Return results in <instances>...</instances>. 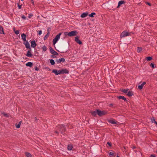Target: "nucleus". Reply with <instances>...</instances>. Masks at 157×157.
I'll return each instance as SVG.
<instances>
[{
    "label": "nucleus",
    "mask_w": 157,
    "mask_h": 157,
    "mask_svg": "<svg viewBox=\"0 0 157 157\" xmlns=\"http://www.w3.org/2000/svg\"><path fill=\"white\" fill-rule=\"evenodd\" d=\"M146 59L147 61H150L152 59V58L151 57H147L146 58Z\"/></svg>",
    "instance_id": "7c9ffc66"
},
{
    "label": "nucleus",
    "mask_w": 157,
    "mask_h": 157,
    "mask_svg": "<svg viewBox=\"0 0 157 157\" xmlns=\"http://www.w3.org/2000/svg\"><path fill=\"white\" fill-rule=\"evenodd\" d=\"M107 144L110 146V147H111V146H112V144L111 143V142H107Z\"/></svg>",
    "instance_id": "58836bf2"
},
{
    "label": "nucleus",
    "mask_w": 157,
    "mask_h": 157,
    "mask_svg": "<svg viewBox=\"0 0 157 157\" xmlns=\"http://www.w3.org/2000/svg\"><path fill=\"white\" fill-rule=\"evenodd\" d=\"M49 49L50 53L53 55L55 51L51 47H50Z\"/></svg>",
    "instance_id": "412c9836"
},
{
    "label": "nucleus",
    "mask_w": 157,
    "mask_h": 157,
    "mask_svg": "<svg viewBox=\"0 0 157 157\" xmlns=\"http://www.w3.org/2000/svg\"><path fill=\"white\" fill-rule=\"evenodd\" d=\"M61 70H59V71H57V70L56 69H54L52 70V72L54 73L56 75H59L60 74H61Z\"/></svg>",
    "instance_id": "423d86ee"
},
{
    "label": "nucleus",
    "mask_w": 157,
    "mask_h": 157,
    "mask_svg": "<svg viewBox=\"0 0 157 157\" xmlns=\"http://www.w3.org/2000/svg\"><path fill=\"white\" fill-rule=\"evenodd\" d=\"M142 50V48L141 47H138L137 51L138 52H140Z\"/></svg>",
    "instance_id": "c756f323"
},
{
    "label": "nucleus",
    "mask_w": 157,
    "mask_h": 157,
    "mask_svg": "<svg viewBox=\"0 0 157 157\" xmlns=\"http://www.w3.org/2000/svg\"><path fill=\"white\" fill-rule=\"evenodd\" d=\"M75 40L79 44H82L81 41L79 40V38L78 36H76L75 37Z\"/></svg>",
    "instance_id": "1a4fd4ad"
},
{
    "label": "nucleus",
    "mask_w": 157,
    "mask_h": 157,
    "mask_svg": "<svg viewBox=\"0 0 157 157\" xmlns=\"http://www.w3.org/2000/svg\"><path fill=\"white\" fill-rule=\"evenodd\" d=\"M156 153H157V151H156Z\"/></svg>",
    "instance_id": "4d7b16f0"
},
{
    "label": "nucleus",
    "mask_w": 157,
    "mask_h": 157,
    "mask_svg": "<svg viewBox=\"0 0 157 157\" xmlns=\"http://www.w3.org/2000/svg\"><path fill=\"white\" fill-rule=\"evenodd\" d=\"M117 157H119L118 156H117Z\"/></svg>",
    "instance_id": "5fc2aeb1"
},
{
    "label": "nucleus",
    "mask_w": 157,
    "mask_h": 157,
    "mask_svg": "<svg viewBox=\"0 0 157 157\" xmlns=\"http://www.w3.org/2000/svg\"><path fill=\"white\" fill-rule=\"evenodd\" d=\"M154 120H155L154 119H153V121H154Z\"/></svg>",
    "instance_id": "6e6d98bb"
},
{
    "label": "nucleus",
    "mask_w": 157,
    "mask_h": 157,
    "mask_svg": "<svg viewBox=\"0 0 157 157\" xmlns=\"http://www.w3.org/2000/svg\"><path fill=\"white\" fill-rule=\"evenodd\" d=\"M38 35H40L42 34V31L40 30V31H38Z\"/></svg>",
    "instance_id": "4c0bfd02"
},
{
    "label": "nucleus",
    "mask_w": 157,
    "mask_h": 157,
    "mask_svg": "<svg viewBox=\"0 0 157 157\" xmlns=\"http://www.w3.org/2000/svg\"><path fill=\"white\" fill-rule=\"evenodd\" d=\"M113 153L112 152H110L109 153V156H113Z\"/></svg>",
    "instance_id": "79ce46f5"
},
{
    "label": "nucleus",
    "mask_w": 157,
    "mask_h": 157,
    "mask_svg": "<svg viewBox=\"0 0 157 157\" xmlns=\"http://www.w3.org/2000/svg\"><path fill=\"white\" fill-rule=\"evenodd\" d=\"M27 66L31 67L33 65V63L31 62H29L26 64Z\"/></svg>",
    "instance_id": "4be33fe9"
},
{
    "label": "nucleus",
    "mask_w": 157,
    "mask_h": 157,
    "mask_svg": "<svg viewBox=\"0 0 157 157\" xmlns=\"http://www.w3.org/2000/svg\"><path fill=\"white\" fill-rule=\"evenodd\" d=\"M35 70L37 71H38L39 70V69H38V67H35Z\"/></svg>",
    "instance_id": "de8ad7c7"
},
{
    "label": "nucleus",
    "mask_w": 157,
    "mask_h": 157,
    "mask_svg": "<svg viewBox=\"0 0 157 157\" xmlns=\"http://www.w3.org/2000/svg\"><path fill=\"white\" fill-rule=\"evenodd\" d=\"M14 31L16 34L18 35L19 33V30H15L14 29Z\"/></svg>",
    "instance_id": "473e14b6"
},
{
    "label": "nucleus",
    "mask_w": 157,
    "mask_h": 157,
    "mask_svg": "<svg viewBox=\"0 0 157 157\" xmlns=\"http://www.w3.org/2000/svg\"><path fill=\"white\" fill-rule=\"evenodd\" d=\"M50 63L52 65H53L55 63V61L53 59H51L50 60Z\"/></svg>",
    "instance_id": "c85d7f7f"
},
{
    "label": "nucleus",
    "mask_w": 157,
    "mask_h": 157,
    "mask_svg": "<svg viewBox=\"0 0 157 157\" xmlns=\"http://www.w3.org/2000/svg\"><path fill=\"white\" fill-rule=\"evenodd\" d=\"M21 17L22 19H23L24 20H26V17H25L24 15H22Z\"/></svg>",
    "instance_id": "f704fd0d"
},
{
    "label": "nucleus",
    "mask_w": 157,
    "mask_h": 157,
    "mask_svg": "<svg viewBox=\"0 0 157 157\" xmlns=\"http://www.w3.org/2000/svg\"><path fill=\"white\" fill-rule=\"evenodd\" d=\"M65 59L63 58H61L60 59H57L56 60V62L57 63H60L61 62H65Z\"/></svg>",
    "instance_id": "0eeeda50"
},
{
    "label": "nucleus",
    "mask_w": 157,
    "mask_h": 157,
    "mask_svg": "<svg viewBox=\"0 0 157 157\" xmlns=\"http://www.w3.org/2000/svg\"><path fill=\"white\" fill-rule=\"evenodd\" d=\"M53 55H58V53L55 51Z\"/></svg>",
    "instance_id": "c03bdc74"
},
{
    "label": "nucleus",
    "mask_w": 157,
    "mask_h": 157,
    "mask_svg": "<svg viewBox=\"0 0 157 157\" xmlns=\"http://www.w3.org/2000/svg\"><path fill=\"white\" fill-rule=\"evenodd\" d=\"M31 46L33 48H35L36 46L35 40H33L31 42Z\"/></svg>",
    "instance_id": "9d476101"
},
{
    "label": "nucleus",
    "mask_w": 157,
    "mask_h": 157,
    "mask_svg": "<svg viewBox=\"0 0 157 157\" xmlns=\"http://www.w3.org/2000/svg\"><path fill=\"white\" fill-rule=\"evenodd\" d=\"M154 123H155L156 125H157V122L155 121V120H154Z\"/></svg>",
    "instance_id": "3c124183"
},
{
    "label": "nucleus",
    "mask_w": 157,
    "mask_h": 157,
    "mask_svg": "<svg viewBox=\"0 0 157 157\" xmlns=\"http://www.w3.org/2000/svg\"><path fill=\"white\" fill-rule=\"evenodd\" d=\"M98 109L96 110L95 111H92L91 112L92 114L94 116H95L98 114Z\"/></svg>",
    "instance_id": "2eb2a0df"
},
{
    "label": "nucleus",
    "mask_w": 157,
    "mask_h": 157,
    "mask_svg": "<svg viewBox=\"0 0 157 157\" xmlns=\"http://www.w3.org/2000/svg\"><path fill=\"white\" fill-rule=\"evenodd\" d=\"M150 66L153 68H154L155 67L154 64L152 63L150 64Z\"/></svg>",
    "instance_id": "e433bc0d"
},
{
    "label": "nucleus",
    "mask_w": 157,
    "mask_h": 157,
    "mask_svg": "<svg viewBox=\"0 0 157 157\" xmlns=\"http://www.w3.org/2000/svg\"><path fill=\"white\" fill-rule=\"evenodd\" d=\"M22 122V121H20L19 122V123L17 124H16V126L17 128H19L21 125V122Z\"/></svg>",
    "instance_id": "a878e982"
},
{
    "label": "nucleus",
    "mask_w": 157,
    "mask_h": 157,
    "mask_svg": "<svg viewBox=\"0 0 157 157\" xmlns=\"http://www.w3.org/2000/svg\"><path fill=\"white\" fill-rule=\"evenodd\" d=\"M88 15L87 13H82L81 15V17L82 18H84L86 17Z\"/></svg>",
    "instance_id": "dca6fc26"
},
{
    "label": "nucleus",
    "mask_w": 157,
    "mask_h": 157,
    "mask_svg": "<svg viewBox=\"0 0 157 157\" xmlns=\"http://www.w3.org/2000/svg\"><path fill=\"white\" fill-rule=\"evenodd\" d=\"M0 33L4 34L3 28L1 26H0Z\"/></svg>",
    "instance_id": "b1692460"
},
{
    "label": "nucleus",
    "mask_w": 157,
    "mask_h": 157,
    "mask_svg": "<svg viewBox=\"0 0 157 157\" xmlns=\"http://www.w3.org/2000/svg\"><path fill=\"white\" fill-rule=\"evenodd\" d=\"M32 55L30 52L29 50H28L27 51L26 56L28 57H32Z\"/></svg>",
    "instance_id": "f3484780"
},
{
    "label": "nucleus",
    "mask_w": 157,
    "mask_h": 157,
    "mask_svg": "<svg viewBox=\"0 0 157 157\" xmlns=\"http://www.w3.org/2000/svg\"><path fill=\"white\" fill-rule=\"evenodd\" d=\"M55 133H57V134H59V132L58 131H55Z\"/></svg>",
    "instance_id": "603ef678"
},
{
    "label": "nucleus",
    "mask_w": 157,
    "mask_h": 157,
    "mask_svg": "<svg viewBox=\"0 0 157 157\" xmlns=\"http://www.w3.org/2000/svg\"><path fill=\"white\" fill-rule=\"evenodd\" d=\"M128 89H122V90L121 91L122 92H123L125 94L127 93L128 92Z\"/></svg>",
    "instance_id": "393cba45"
},
{
    "label": "nucleus",
    "mask_w": 157,
    "mask_h": 157,
    "mask_svg": "<svg viewBox=\"0 0 157 157\" xmlns=\"http://www.w3.org/2000/svg\"><path fill=\"white\" fill-rule=\"evenodd\" d=\"M77 32L76 31H72L68 33L69 36H72L76 35Z\"/></svg>",
    "instance_id": "39448f33"
},
{
    "label": "nucleus",
    "mask_w": 157,
    "mask_h": 157,
    "mask_svg": "<svg viewBox=\"0 0 157 157\" xmlns=\"http://www.w3.org/2000/svg\"><path fill=\"white\" fill-rule=\"evenodd\" d=\"M56 129L58 130L60 132L63 133L66 131V127L64 125H58L56 127Z\"/></svg>",
    "instance_id": "f257e3e1"
},
{
    "label": "nucleus",
    "mask_w": 157,
    "mask_h": 157,
    "mask_svg": "<svg viewBox=\"0 0 157 157\" xmlns=\"http://www.w3.org/2000/svg\"><path fill=\"white\" fill-rule=\"evenodd\" d=\"M33 15L32 13H30V14H29L28 17L29 18H30L31 17L33 16Z\"/></svg>",
    "instance_id": "ea45409f"
},
{
    "label": "nucleus",
    "mask_w": 157,
    "mask_h": 157,
    "mask_svg": "<svg viewBox=\"0 0 157 157\" xmlns=\"http://www.w3.org/2000/svg\"><path fill=\"white\" fill-rule=\"evenodd\" d=\"M17 6L18 7V9H21V5H20L19 4H17Z\"/></svg>",
    "instance_id": "a19ab883"
},
{
    "label": "nucleus",
    "mask_w": 157,
    "mask_h": 157,
    "mask_svg": "<svg viewBox=\"0 0 157 157\" xmlns=\"http://www.w3.org/2000/svg\"><path fill=\"white\" fill-rule=\"evenodd\" d=\"M22 39L24 41H26V35L25 34L23 33L21 35Z\"/></svg>",
    "instance_id": "4468645a"
},
{
    "label": "nucleus",
    "mask_w": 157,
    "mask_h": 157,
    "mask_svg": "<svg viewBox=\"0 0 157 157\" xmlns=\"http://www.w3.org/2000/svg\"><path fill=\"white\" fill-rule=\"evenodd\" d=\"M125 3V2L123 0H121L120 1L118 2V5L117 7V8H118L120 6H121L122 4H124Z\"/></svg>",
    "instance_id": "ddd939ff"
},
{
    "label": "nucleus",
    "mask_w": 157,
    "mask_h": 157,
    "mask_svg": "<svg viewBox=\"0 0 157 157\" xmlns=\"http://www.w3.org/2000/svg\"><path fill=\"white\" fill-rule=\"evenodd\" d=\"M118 97L119 98V99H122L125 101H127L126 99V98H125V97L123 96H118Z\"/></svg>",
    "instance_id": "6ab92c4d"
},
{
    "label": "nucleus",
    "mask_w": 157,
    "mask_h": 157,
    "mask_svg": "<svg viewBox=\"0 0 157 157\" xmlns=\"http://www.w3.org/2000/svg\"><path fill=\"white\" fill-rule=\"evenodd\" d=\"M146 83L145 82H143L140 85H139L138 86V88L140 90H141L143 89L144 86Z\"/></svg>",
    "instance_id": "f8f14e48"
},
{
    "label": "nucleus",
    "mask_w": 157,
    "mask_h": 157,
    "mask_svg": "<svg viewBox=\"0 0 157 157\" xmlns=\"http://www.w3.org/2000/svg\"><path fill=\"white\" fill-rule=\"evenodd\" d=\"M64 34L65 36L68 35L69 36V34L68 32H65Z\"/></svg>",
    "instance_id": "37998d69"
},
{
    "label": "nucleus",
    "mask_w": 157,
    "mask_h": 157,
    "mask_svg": "<svg viewBox=\"0 0 157 157\" xmlns=\"http://www.w3.org/2000/svg\"><path fill=\"white\" fill-rule=\"evenodd\" d=\"M150 157H156L155 155L152 154L151 155Z\"/></svg>",
    "instance_id": "49530a36"
},
{
    "label": "nucleus",
    "mask_w": 157,
    "mask_h": 157,
    "mask_svg": "<svg viewBox=\"0 0 157 157\" xmlns=\"http://www.w3.org/2000/svg\"><path fill=\"white\" fill-rule=\"evenodd\" d=\"M146 4L147 5H148L149 6H151V4L149 3V2H147L146 3Z\"/></svg>",
    "instance_id": "09e8293b"
},
{
    "label": "nucleus",
    "mask_w": 157,
    "mask_h": 157,
    "mask_svg": "<svg viewBox=\"0 0 157 157\" xmlns=\"http://www.w3.org/2000/svg\"><path fill=\"white\" fill-rule=\"evenodd\" d=\"M61 34V33H59L56 36L54 39H53L52 42L53 45H55L57 41L59 40L60 38V36Z\"/></svg>",
    "instance_id": "f03ea898"
},
{
    "label": "nucleus",
    "mask_w": 157,
    "mask_h": 157,
    "mask_svg": "<svg viewBox=\"0 0 157 157\" xmlns=\"http://www.w3.org/2000/svg\"><path fill=\"white\" fill-rule=\"evenodd\" d=\"M109 122L112 124H116V122L114 121L113 119H112L109 120L108 121Z\"/></svg>",
    "instance_id": "aec40b11"
},
{
    "label": "nucleus",
    "mask_w": 157,
    "mask_h": 157,
    "mask_svg": "<svg viewBox=\"0 0 157 157\" xmlns=\"http://www.w3.org/2000/svg\"><path fill=\"white\" fill-rule=\"evenodd\" d=\"M133 94V92L131 91H129L128 92L127 95L129 97L132 96Z\"/></svg>",
    "instance_id": "a211bd4d"
},
{
    "label": "nucleus",
    "mask_w": 157,
    "mask_h": 157,
    "mask_svg": "<svg viewBox=\"0 0 157 157\" xmlns=\"http://www.w3.org/2000/svg\"><path fill=\"white\" fill-rule=\"evenodd\" d=\"M130 33H128L125 31H123L121 34L120 37H121L122 38L128 36L130 35Z\"/></svg>",
    "instance_id": "7ed1b4c3"
},
{
    "label": "nucleus",
    "mask_w": 157,
    "mask_h": 157,
    "mask_svg": "<svg viewBox=\"0 0 157 157\" xmlns=\"http://www.w3.org/2000/svg\"><path fill=\"white\" fill-rule=\"evenodd\" d=\"M73 148L72 146L71 145H69L67 147V149L69 150H71Z\"/></svg>",
    "instance_id": "bb28decb"
},
{
    "label": "nucleus",
    "mask_w": 157,
    "mask_h": 157,
    "mask_svg": "<svg viewBox=\"0 0 157 157\" xmlns=\"http://www.w3.org/2000/svg\"><path fill=\"white\" fill-rule=\"evenodd\" d=\"M96 13L94 12H93L91 14L89 15V16L90 17H93L94 15H95Z\"/></svg>",
    "instance_id": "cd10ccee"
},
{
    "label": "nucleus",
    "mask_w": 157,
    "mask_h": 157,
    "mask_svg": "<svg viewBox=\"0 0 157 157\" xmlns=\"http://www.w3.org/2000/svg\"><path fill=\"white\" fill-rule=\"evenodd\" d=\"M98 114L100 116H101L107 113V111H101L99 109H98Z\"/></svg>",
    "instance_id": "20e7f679"
},
{
    "label": "nucleus",
    "mask_w": 157,
    "mask_h": 157,
    "mask_svg": "<svg viewBox=\"0 0 157 157\" xmlns=\"http://www.w3.org/2000/svg\"><path fill=\"white\" fill-rule=\"evenodd\" d=\"M25 42L23 43L25 45V47L27 48H30V44L28 41H26Z\"/></svg>",
    "instance_id": "6e6552de"
},
{
    "label": "nucleus",
    "mask_w": 157,
    "mask_h": 157,
    "mask_svg": "<svg viewBox=\"0 0 157 157\" xmlns=\"http://www.w3.org/2000/svg\"><path fill=\"white\" fill-rule=\"evenodd\" d=\"M3 114L5 117H9V115H8V114L5 113H3Z\"/></svg>",
    "instance_id": "c9c22d12"
},
{
    "label": "nucleus",
    "mask_w": 157,
    "mask_h": 157,
    "mask_svg": "<svg viewBox=\"0 0 157 157\" xmlns=\"http://www.w3.org/2000/svg\"><path fill=\"white\" fill-rule=\"evenodd\" d=\"M61 74H68L69 73V71L66 69L61 70Z\"/></svg>",
    "instance_id": "9b49d317"
},
{
    "label": "nucleus",
    "mask_w": 157,
    "mask_h": 157,
    "mask_svg": "<svg viewBox=\"0 0 157 157\" xmlns=\"http://www.w3.org/2000/svg\"><path fill=\"white\" fill-rule=\"evenodd\" d=\"M110 106H113V104H110Z\"/></svg>",
    "instance_id": "864d4df0"
},
{
    "label": "nucleus",
    "mask_w": 157,
    "mask_h": 157,
    "mask_svg": "<svg viewBox=\"0 0 157 157\" xmlns=\"http://www.w3.org/2000/svg\"><path fill=\"white\" fill-rule=\"evenodd\" d=\"M52 58H56V56H54V55H52Z\"/></svg>",
    "instance_id": "8fccbe9b"
},
{
    "label": "nucleus",
    "mask_w": 157,
    "mask_h": 157,
    "mask_svg": "<svg viewBox=\"0 0 157 157\" xmlns=\"http://www.w3.org/2000/svg\"><path fill=\"white\" fill-rule=\"evenodd\" d=\"M31 1L32 2V4L34 6L35 5L33 1V0H31Z\"/></svg>",
    "instance_id": "a18cd8bd"
},
{
    "label": "nucleus",
    "mask_w": 157,
    "mask_h": 157,
    "mask_svg": "<svg viewBox=\"0 0 157 157\" xmlns=\"http://www.w3.org/2000/svg\"><path fill=\"white\" fill-rule=\"evenodd\" d=\"M49 36V35L48 34V33L44 37V40H45L47 39L48 38V37Z\"/></svg>",
    "instance_id": "2f4dec72"
},
{
    "label": "nucleus",
    "mask_w": 157,
    "mask_h": 157,
    "mask_svg": "<svg viewBox=\"0 0 157 157\" xmlns=\"http://www.w3.org/2000/svg\"><path fill=\"white\" fill-rule=\"evenodd\" d=\"M25 154L27 157H32V155L29 152H25Z\"/></svg>",
    "instance_id": "5701e85b"
},
{
    "label": "nucleus",
    "mask_w": 157,
    "mask_h": 157,
    "mask_svg": "<svg viewBox=\"0 0 157 157\" xmlns=\"http://www.w3.org/2000/svg\"><path fill=\"white\" fill-rule=\"evenodd\" d=\"M42 49L43 51L44 52L46 51L47 50V48L45 46H43Z\"/></svg>",
    "instance_id": "72a5a7b5"
}]
</instances>
